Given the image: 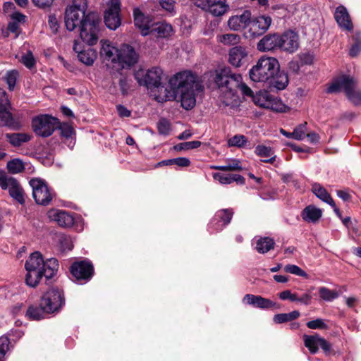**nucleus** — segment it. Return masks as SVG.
Here are the masks:
<instances>
[{"mask_svg": "<svg viewBox=\"0 0 361 361\" xmlns=\"http://www.w3.org/2000/svg\"><path fill=\"white\" fill-rule=\"evenodd\" d=\"M229 70L209 71L200 78L190 70H183L169 80L171 90H204L226 88V90H251L240 74H228Z\"/></svg>", "mask_w": 361, "mask_h": 361, "instance_id": "obj_1", "label": "nucleus"}, {"mask_svg": "<svg viewBox=\"0 0 361 361\" xmlns=\"http://www.w3.org/2000/svg\"><path fill=\"white\" fill-rule=\"evenodd\" d=\"M254 82L266 83L276 90H283L289 82L287 73L279 71V63L274 57H261L249 71Z\"/></svg>", "mask_w": 361, "mask_h": 361, "instance_id": "obj_2", "label": "nucleus"}, {"mask_svg": "<svg viewBox=\"0 0 361 361\" xmlns=\"http://www.w3.org/2000/svg\"><path fill=\"white\" fill-rule=\"evenodd\" d=\"M25 268L27 271L25 283L27 286L34 288L39 284L43 276L50 279L55 276L59 269V263L55 258L44 261L42 255L35 252L27 259Z\"/></svg>", "mask_w": 361, "mask_h": 361, "instance_id": "obj_3", "label": "nucleus"}, {"mask_svg": "<svg viewBox=\"0 0 361 361\" xmlns=\"http://www.w3.org/2000/svg\"><path fill=\"white\" fill-rule=\"evenodd\" d=\"M99 18L95 13H88L81 21L80 37L82 42L90 46L97 44L100 32Z\"/></svg>", "mask_w": 361, "mask_h": 361, "instance_id": "obj_4", "label": "nucleus"}, {"mask_svg": "<svg viewBox=\"0 0 361 361\" xmlns=\"http://www.w3.org/2000/svg\"><path fill=\"white\" fill-rule=\"evenodd\" d=\"M244 94L250 97L253 102L259 107L271 109L276 112H286L288 107L281 99L271 92H243Z\"/></svg>", "mask_w": 361, "mask_h": 361, "instance_id": "obj_5", "label": "nucleus"}, {"mask_svg": "<svg viewBox=\"0 0 361 361\" xmlns=\"http://www.w3.org/2000/svg\"><path fill=\"white\" fill-rule=\"evenodd\" d=\"M87 7L86 0H73L72 4L66 8L65 13V25L68 30L72 31L77 25H81V21L87 15Z\"/></svg>", "mask_w": 361, "mask_h": 361, "instance_id": "obj_6", "label": "nucleus"}, {"mask_svg": "<svg viewBox=\"0 0 361 361\" xmlns=\"http://www.w3.org/2000/svg\"><path fill=\"white\" fill-rule=\"evenodd\" d=\"M29 184L32 190V197L37 204L47 206L51 203L55 194L44 180L34 178L29 181Z\"/></svg>", "mask_w": 361, "mask_h": 361, "instance_id": "obj_7", "label": "nucleus"}, {"mask_svg": "<svg viewBox=\"0 0 361 361\" xmlns=\"http://www.w3.org/2000/svg\"><path fill=\"white\" fill-rule=\"evenodd\" d=\"M164 73L159 66L147 69L145 73H137L135 78L140 85L147 89L159 88L162 85Z\"/></svg>", "mask_w": 361, "mask_h": 361, "instance_id": "obj_8", "label": "nucleus"}, {"mask_svg": "<svg viewBox=\"0 0 361 361\" xmlns=\"http://www.w3.org/2000/svg\"><path fill=\"white\" fill-rule=\"evenodd\" d=\"M59 124L58 118L47 114L39 115L32 118L33 131L39 136H50Z\"/></svg>", "mask_w": 361, "mask_h": 361, "instance_id": "obj_9", "label": "nucleus"}, {"mask_svg": "<svg viewBox=\"0 0 361 361\" xmlns=\"http://www.w3.org/2000/svg\"><path fill=\"white\" fill-rule=\"evenodd\" d=\"M0 187L2 190H8L10 196L20 204L25 203L24 192L20 183L3 171H0Z\"/></svg>", "mask_w": 361, "mask_h": 361, "instance_id": "obj_10", "label": "nucleus"}, {"mask_svg": "<svg viewBox=\"0 0 361 361\" xmlns=\"http://www.w3.org/2000/svg\"><path fill=\"white\" fill-rule=\"evenodd\" d=\"M42 305L47 314L58 312L65 303L62 292L58 289H50L42 297Z\"/></svg>", "mask_w": 361, "mask_h": 361, "instance_id": "obj_11", "label": "nucleus"}, {"mask_svg": "<svg viewBox=\"0 0 361 361\" xmlns=\"http://www.w3.org/2000/svg\"><path fill=\"white\" fill-rule=\"evenodd\" d=\"M271 22V18L267 15H259L250 18L248 24L250 37H256L264 34L269 30Z\"/></svg>", "mask_w": 361, "mask_h": 361, "instance_id": "obj_12", "label": "nucleus"}, {"mask_svg": "<svg viewBox=\"0 0 361 361\" xmlns=\"http://www.w3.org/2000/svg\"><path fill=\"white\" fill-rule=\"evenodd\" d=\"M120 0H109L108 3V8L104 14V22L109 29L116 30L120 26Z\"/></svg>", "mask_w": 361, "mask_h": 361, "instance_id": "obj_13", "label": "nucleus"}, {"mask_svg": "<svg viewBox=\"0 0 361 361\" xmlns=\"http://www.w3.org/2000/svg\"><path fill=\"white\" fill-rule=\"evenodd\" d=\"M196 6L214 16H221L229 9L227 0H202L196 2Z\"/></svg>", "mask_w": 361, "mask_h": 361, "instance_id": "obj_14", "label": "nucleus"}, {"mask_svg": "<svg viewBox=\"0 0 361 361\" xmlns=\"http://www.w3.org/2000/svg\"><path fill=\"white\" fill-rule=\"evenodd\" d=\"M116 65L121 68H130L137 63L138 55L134 48L128 44H123L119 48Z\"/></svg>", "mask_w": 361, "mask_h": 361, "instance_id": "obj_15", "label": "nucleus"}, {"mask_svg": "<svg viewBox=\"0 0 361 361\" xmlns=\"http://www.w3.org/2000/svg\"><path fill=\"white\" fill-rule=\"evenodd\" d=\"M73 276L77 280H90L94 273L92 264L88 260L74 262L70 269Z\"/></svg>", "mask_w": 361, "mask_h": 361, "instance_id": "obj_16", "label": "nucleus"}, {"mask_svg": "<svg viewBox=\"0 0 361 361\" xmlns=\"http://www.w3.org/2000/svg\"><path fill=\"white\" fill-rule=\"evenodd\" d=\"M100 44L101 49L99 53L102 61L106 63L107 66L111 64L114 66L116 65V61L118 59L119 49L107 39H102Z\"/></svg>", "mask_w": 361, "mask_h": 361, "instance_id": "obj_17", "label": "nucleus"}, {"mask_svg": "<svg viewBox=\"0 0 361 361\" xmlns=\"http://www.w3.org/2000/svg\"><path fill=\"white\" fill-rule=\"evenodd\" d=\"M233 215L232 209H224L217 211L209 224V229L213 231H220L231 221Z\"/></svg>", "mask_w": 361, "mask_h": 361, "instance_id": "obj_18", "label": "nucleus"}, {"mask_svg": "<svg viewBox=\"0 0 361 361\" xmlns=\"http://www.w3.org/2000/svg\"><path fill=\"white\" fill-rule=\"evenodd\" d=\"M279 41L280 50L288 53L295 52L299 47L298 35L292 30L279 34Z\"/></svg>", "mask_w": 361, "mask_h": 361, "instance_id": "obj_19", "label": "nucleus"}, {"mask_svg": "<svg viewBox=\"0 0 361 361\" xmlns=\"http://www.w3.org/2000/svg\"><path fill=\"white\" fill-rule=\"evenodd\" d=\"M135 25L140 30L143 36L149 35L150 30L154 24L149 16H145L138 8L133 10Z\"/></svg>", "mask_w": 361, "mask_h": 361, "instance_id": "obj_20", "label": "nucleus"}, {"mask_svg": "<svg viewBox=\"0 0 361 361\" xmlns=\"http://www.w3.org/2000/svg\"><path fill=\"white\" fill-rule=\"evenodd\" d=\"M47 215L50 221L56 222L61 227H71L74 223L72 215L63 210L52 209L48 212Z\"/></svg>", "mask_w": 361, "mask_h": 361, "instance_id": "obj_21", "label": "nucleus"}, {"mask_svg": "<svg viewBox=\"0 0 361 361\" xmlns=\"http://www.w3.org/2000/svg\"><path fill=\"white\" fill-rule=\"evenodd\" d=\"M73 50L78 54L79 61L87 66H92L97 57L95 49L90 47L82 49L80 44L77 41L74 42Z\"/></svg>", "mask_w": 361, "mask_h": 361, "instance_id": "obj_22", "label": "nucleus"}, {"mask_svg": "<svg viewBox=\"0 0 361 361\" xmlns=\"http://www.w3.org/2000/svg\"><path fill=\"white\" fill-rule=\"evenodd\" d=\"M279 34H269L265 35L257 44V49L262 51L280 49Z\"/></svg>", "mask_w": 361, "mask_h": 361, "instance_id": "obj_23", "label": "nucleus"}, {"mask_svg": "<svg viewBox=\"0 0 361 361\" xmlns=\"http://www.w3.org/2000/svg\"><path fill=\"white\" fill-rule=\"evenodd\" d=\"M356 81L347 75H341L332 81L327 90H353Z\"/></svg>", "mask_w": 361, "mask_h": 361, "instance_id": "obj_24", "label": "nucleus"}, {"mask_svg": "<svg viewBox=\"0 0 361 361\" xmlns=\"http://www.w3.org/2000/svg\"><path fill=\"white\" fill-rule=\"evenodd\" d=\"M334 18L340 27L348 31L353 30V23L347 8L345 6H339L336 8L334 13Z\"/></svg>", "mask_w": 361, "mask_h": 361, "instance_id": "obj_25", "label": "nucleus"}, {"mask_svg": "<svg viewBox=\"0 0 361 361\" xmlns=\"http://www.w3.org/2000/svg\"><path fill=\"white\" fill-rule=\"evenodd\" d=\"M250 18L251 13L246 10L241 15L233 16L229 18L228 25L232 30H239L247 26L248 27Z\"/></svg>", "mask_w": 361, "mask_h": 361, "instance_id": "obj_26", "label": "nucleus"}, {"mask_svg": "<svg viewBox=\"0 0 361 361\" xmlns=\"http://www.w3.org/2000/svg\"><path fill=\"white\" fill-rule=\"evenodd\" d=\"M243 302L260 309H268L275 306L276 303L269 299L262 298L260 295L246 294Z\"/></svg>", "mask_w": 361, "mask_h": 361, "instance_id": "obj_27", "label": "nucleus"}, {"mask_svg": "<svg viewBox=\"0 0 361 361\" xmlns=\"http://www.w3.org/2000/svg\"><path fill=\"white\" fill-rule=\"evenodd\" d=\"M247 55V53L245 47L235 46L229 50L228 62L234 67H240Z\"/></svg>", "mask_w": 361, "mask_h": 361, "instance_id": "obj_28", "label": "nucleus"}, {"mask_svg": "<svg viewBox=\"0 0 361 361\" xmlns=\"http://www.w3.org/2000/svg\"><path fill=\"white\" fill-rule=\"evenodd\" d=\"M322 216V210L312 204L307 206L301 212L302 219L308 223H317Z\"/></svg>", "mask_w": 361, "mask_h": 361, "instance_id": "obj_29", "label": "nucleus"}, {"mask_svg": "<svg viewBox=\"0 0 361 361\" xmlns=\"http://www.w3.org/2000/svg\"><path fill=\"white\" fill-rule=\"evenodd\" d=\"M312 190L318 198L331 205L334 208V212L336 214H339V209L336 207L334 201L324 187L318 183H314L312 185Z\"/></svg>", "mask_w": 361, "mask_h": 361, "instance_id": "obj_30", "label": "nucleus"}, {"mask_svg": "<svg viewBox=\"0 0 361 361\" xmlns=\"http://www.w3.org/2000/svg\"><path fill=\"white\" fill-rule=\"evenodd\" d=\"M172 31L173 29L171 25L159 22L153 24L149 35L157 38H166L171 35Z\"/></svg>", "mask_w": 361, "mask_h": 361, "instance_id": "obj_31", "label": "nucleus"}, {"mask_svg": "<svg viewBox=\"0 0 361 361\" xmlns=\"http://www.w3.org/2000/svg\"><path fill=\"white\" fill-rule=\"evenodd\" d=\"M8 108L9 107L2 108L0 109V121L1 125L12 130H19L21 125L13 118L11 113L8 111Z\"/></svg>", "mask_w": 361, "mask_h": 361, "instance_id": "obj_32", "label": "nucleus"}, {"mask_svg": "<svg viewBox=\"0 0 361 361\" xmlns=\"http://www.w3.org/2000/svg\"><path fill=\"white\" fill-rule=\"evenodd\" d=\"M5 137L8 142L15 147H19L32 139V135L25 133H6Z\"/></svg>", "mask_w": 361, "mask_h": 361, "instance_id": "obj_33", "label": "nucleus"}, {"mask_svg": "<svg viewBox=\"0 0 361 361\" xmlns=\"http://www.w3.org/2000/svg\"><path fill=\"white\" fill-rule=\"evenodd\" d=\"M214 180H218L221 184H231L233 182H236L238 184H245V178L238 174H224L221 173H213Z\"/></svg>", "mask_w": 361, "mask_h": 361, "instance_id": "obj_34", "label": "nucleus"}, {"mask_svg": "<svg viewBox=\"0 0 361 361\" xmlns=\"http://www.w3.org/2000/svg\"><path fill=\"white\" fill-rule=\"evenodd\" d=\"M178 93H180L178 97L183 109L190 110L195 106L196 97L194 92H178Z\"/></svg>", "mask_w": 361, "mask_h": 361, "instance_id": "obj_35", "label": "nucleus"}, {"mask_svg": "<svg viewBox=\"0 0 361 361\" xmlns=\"http://www.w3.org/2000/svg\"><path fill=\"white\" fill-rule=\"evenodd\" d=\"M302 338L305 346L308 348L310 353L316 354L319 350L320 336L317 334L314 335L305 334Z\"/></svg>", "mask_w": 361, "mask_h": 361, "instance_id": "obj_36", "label": "nucleus"}, {"mask_svg": "<svg viewBox=\"0 0 361 361\" xmlns=\"http://www.w3.org/2000/svg\"><path fill=\"white\" fill-rule=\"evenodd\" d=\"M47 313L43 308L42 303L39 306L32 305L28 307L25 316L30 320H40L44 317V314Z\"/></svg>", "mask_w": 361, "mask_h": 361, "instance_id": "obj_37", "label": "nucleus"}, {"mask_svg": "<svg viewBox=\"0 0 361 361\" xmlns=\"http://www.w3.org/2000/svg\"><path fill=\"white\" fill-rule=\"evenodd\" d=\"M241 37L238 34L227 33L217 36V41L225 46H235L240 42Z\"/></svg>", "mask_w": 361, "mask_h": 361, "instance_id": "obj_38", "label": "nucleus"}, {"mask_svg": "<svg viewBox=\"0 0 361 361\" xmlns=\"http://www.w3.org/2000/svg\"><path fill=\"white\" fill-rule=\"evenodd\" d=\"M274 240L269 237L259 238L256 242V250L258 252L264 254L274 248Z\"/></svg>", "mask_w": 361, "mask_h": 361, "instance_id": "obj_39", "label": "nucleus"}, {"mask_svg": "<svg viewBox=\"0 0 361 361\" xmlns=\"http://www.w3.org/2000/svg\"><path fill=\"white\" fill-rule=\"evenodd\" d=\"M150 97L159 103L177 99L178 92H150Z\"/></svg>", "mask_w": 361, "mask_h": 361, "instance_id": "obj_40", "label": "nucleus"}, {"mask_svg": "<svg viewBox=\"0 0 361 361\" xmlns=\"http://www.w3.org/2000/svg\"><path fill=\"white\" fill-rule=\"evenodd\" d=\"M221 101L225 106H235L240 102L235 92H222Z\"/></svg>", "mask_w": 361, "mask_h": 361, "instance_id": "obj_41", "label": "nucleus"}, {"mask_svg": "<svg viewBox=\"0 0 361 361\" xmlns=\"http://www.w3.org/2000/svg\"><path fill=\"white\" fill-rule=\"evenodd\" d=\"M6 167L11 173L16 174L25 170V164L20 159L16 158L8 161Z\"/></svg>", "mask_w": 361, "mask_h": 361, "instance_id": "obj_42", "label": "nucleus"}, {"mask_svg": "<svg viewBox=\"0 0 361 361\" xmlns=\"http://www.w3.org/2000/svg\"><path fill=\"white\" fill-rule=\"evenodd\" d=\"M21 63L28 69L33 70L36 66V59L30 50L23 54L20 59Z\"/></svg>", "mask_w": 361, "mask_h": 361, "instance_id": "obj_43", "label": "nucleus"}, {"mask_svg": "<svg viewBox=\"0 0 361 361\" xmlns=\"http://www.w3.org/2000/svg\"><path fill=\"white\" fill-rule=\"evenodd\" d=\"M247 142V137L243 135H235L228 140L229 147H243Z\"/></svg>", "mask_w": 361, "mask_h": 361, "instance_id": "obj_44", "label": "nucleus"}, {"mask_svg": "<svg viewBox=\"0 0 361 361\" xmlns=\"http://www.w3.org/2000/svg\"><path fill=\"white\" fill-rule=\"evenodd\" d=\"M319 293L320 297L326 301H332L338 297V293L336 290H330L326 287H320L319 288Z\"/></svg>", "mask_w": 361, "mask_h": 361, "instance_id": "obj_45", "label": "nucleus"}, {"mask_svg": "<svg viewBox=\"0 0 361 361\" xmlns=\"http://www.w3.org/2000/svg\"><path fill=\"white\" fill-rule=\"evenodd\" d=\"M158 132L160 135H168L171 130V125L166 118H161L157 124Z\"/></svg>", "mask_w": 361, "mask_h": 361, "instance_id": "obj_46", "label": "nucleus"}, {"mask_svg": "<svg viewBox=\"0 0 361 361\" xmlns=\"http://www.w3.org/2000/svg\"><path fill=\"white\" fill-rule=\"evenodd\" d=\"M11 348L10 340L7 336L0 337V361L5 360V355Z\"/></svg>", "mask_w": 361, "mask_h": 361, "instance_id": "obj_47", "label": "nucleus"}, {"mask_svg": "<svg viewBox=\"0 0 361 361\" xmlns=\"http://www.w3.org/2000/svg\"><path fill=\"white\" fill-rule=\"evenodd\" d=\"M201 144V142L197 140L181 142L175 145L174 149L176 151H181L196 149L200 147Z\"/></svg>", "mask_w": 361, "mask_h": 361, "instance_id": "obj_48", "label": "nucleus"}, {"mask_svg": "<svg viewBox=\"0 0 361 361\" xmlns=\"http://www.w3.org/2000/svg\"><path fill=\"white\" fill-rule=\"evenodd\" d=\"M57 127L60 130L61 136L66 139L71 137L73 135L75 134V130L73 126L68 123H61L59 122Z\"/></svg>", "mask_w": 361, "mask_h": 361, "instance_id": "obj_49", "label": "nucleus"}, {"mask_svg": "<svg viewBox=\"0 0 361 361\" xmlns=\"http://www.w3.org/2000/svg\"><path fill=\"white\" fill-rule=\"evenodd\" d=\"M255 153L261 157H269L274 154V151L270 147L258 145L255 149Z\"/></svg>", "mask_w": 361, "mask_h": 361, "instance_id": "obj_50", "label": "nucleus"}, {"mask_svg": "<svg viewBox=\"0 0 361 361\" xmlns=\"http://www.w3.org/2000/svg\"><path fill=\"white\" fill-rule=\"evenodd\" d=\"M18 75V72L16 70H12L10 71H8L5 76L4 80L6 82V83L8 85V89L10 90H13L15 87L17 77Z\"/></svg>", "mask_w": 361, "mask_h": 361, "instance_id": "obj_51", "label": "nucleus"}, {"mask_svg": "<svg viewBox=\"0 0 361 361\" xmlns=\"http://www.w3.org/2000/svg\"><path fill=\"white\" fill-rule=\"evenodd\" d=\"M354 44L352 45L349 51V54L352 57L357 56L361 51V37L359 35H356L353 37Z\"/></svg>", "mask_w": 361, "mask_h": 361, "instance_id": "obj_52", "label": "nucleus"}, {"mask_svg": "<svg viewBox=\"0 0 361 361\" xmlns=\"http://www.w3.org/2000/svg\"><path fill=\"white\" fill-rule=\"evenodd\" d=\"M224 166H225V171H240L242 170L241 162L239 159H229L227 161V164Z\"/></svg>", "mask_w": 361, "mask_h": 361, "instance_id": "obj_53", "label": "nucleus"}, {"mask_svg": "<svg viewBox=\"0 0 361 361\" xmlns=\"http://www.w3.org/2000/svg\"><path fill=\"white\" fill-rule=\"evenodd\" d=\"M306 325L310 329H326L328 328L324 320L321 318L310 321L306 324Z\"/></svg>", "mask_w": 361, "mask_h": 361, "instance_id": "obj_54", "label": "nucleus"}, {"mask_svg": "<svg viewBox=\"0 0 361 361\" xmlns=\"http://www.w3.org/2000/svg\"><path fill=\"white\" fill-rule=\"evenodd\" d=\"M285 271L295 274L296 276L307 277V273L300 269L298 266L294 264H288L284 267Z\"/></svg>", "mask_w": 361, "mask_h": 361, "instance_id": "obj_55", "label": "nucleus"}, {"mask_svg": "<svg viewBox=\"0 0 361 361\" xmlns=\"http://www.w3.org/2000/svg\"><path fill=\"white\" fill-rule=\"evenodd\" d=\"M306 125L307 123H305L304 124H301L296 127L293 130V139L297 140H302L306 135Z\"/></svg>", "mask_w": 361, "mask_h": 361, "instance_id": "obj_56", "label": "nucleus"}, {"mask_svg": "<svg viewBox=\"0 0 361 361\" xmlns=\"http://www.w3.org/2000/svg\"><path fill=\"white\" fill-rule=\"evenodd\" d=\"M348 99L354 105H361V92H345Z\"/></svg>", "mask_w": 361, "mask_h": 361, "instance_id": "obj_57", "label": "nucleus"}, {"mask_svg": "<svg viewBox=\"0 0 361 361\" xmlns=\"http://www.w3.org/2000/svg\"><path fill=\"white\" fill-rule=\"evenodd\" d=\"M314 289V288L312 287L311 289L309 290L307 293L299 297L298 302L305 305H310L312 299L311 292Z\"/></svg>", "mask_w": 361, "mask_h": 361, "instance_id": "obj_58", "label": "nucleus"}, {"mask_svg": "<svg viewBox=\"0 0 361 361\" xmlns=\"http://www.w3.org/2000/svg\"><path fill=\"white\" fill-rule=\"evenodd\" d=\"M172 162H173L174 165H176L179 167H188L190 165V161L188 158L186 157H178L172 159Z\"/></svg>", "mask_w": 361, "mask_h": 361, "instance_id": "obj_59", "label": "nucleus"}, {"mask_svg": "<svg viewBox=\"0 0 361 361\" xmlns=\"http://www.w3.org/2000/svg\"><path fill=\"white\" fill-rule=\"evenodd\" d=\"M11 18L12 20L20 24L25 23L27 17L23 13L16 11L11 14Z\"/></svg>", "mask_w": 361, "mask_h": 361, "instance_id": "obj_60", "label": "nucleus"}, {"mask_svg": "<svg viewBox=\"0 0 361 361\" xmlns=\"http://www.w3.org/2000/svg\"><path fill=\"white\" fill-rule=\"evenodd\" d=\"M175 1L173 0H161L159 1L160 6L169 12H171L174 8Z\"/></svg>", "mask_w": 361, "mask_h": 361, "instance_id": "obj_61", "label": "nucleus"}, {"mask_svg": "<svg viewBox=\"0 0 361 361\" xmlns=\"http://www.w3.org/2000/svg\"><path fill=\"white\" fill-rule=\"evenodd\" d=\"M7 107H10V103L6 92H0V109Z\"/></svg>", "mask_w": 361, "mask_h": 361, "instance_id": "obj_62", "label": "nucleus"}, {"mask_svg": "<svg viewBox=\"0 0 361 361\" xmlns=\"http://www.w3.org/2000/svg\"><path fill=\"white\" fill-rule=\"evenodd\" d=\"M289 321L290 319L287 313L278 314L274 317V322L276 324H281Z\"/></svg>", "mask_w": 361, "mask_h": 361, "instance_id": "obj_63", "label": "nucleus"}, {"mask_svg": "<svg viewBox=\"0 0 361 361\" xmlns=\"http://www.w3.org/2000/svg\"><path fill=\"white\" fill-rule=\"evenodd\" d=\"M319 347L324 350V353H329L331 349V345L326 339L320 336Z\"/></svg>", "mask_w": 361, "mask_h": 361, "instance_id": "obj_64", "label": "nucleus"}]
</instances>
